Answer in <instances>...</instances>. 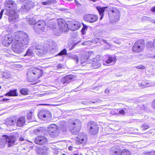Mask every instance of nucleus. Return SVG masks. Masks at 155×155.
Returning <instances> with one entry per match:
<instances>
[{
    "mask_svg": "<svg viewBox=\"0 0 155 155\" xmlns=\"http://www.w3.org/2000/svg\"><path fill=\"white\" fill-rule=\"evenodd\" d=\"M19 140H20V141H24V138L23 137H20L19 139Z\"/></svg>",
    "mask_w": 155,
    "mask_h": 155,
    "instance_id": "60",
    "label": "nucleus"
},
{
    "mask_svg": "<svg viewBox=\"0 0 155 155\" xmlns=\"http://www.w3.org/2000/svg\"><path fill=\"white\" fill-rule=\"evenodd\" d=\"M28 23L30 25H33L36 23V20L33 18H28L27 19Z\"/></svg>",
    "mask_w": 155,
    "mask_h": 155,
    "instance_id": "33",
    "label": "nucleus"
},
{
    "mask_svg": "<svg viewBox=\"0 0 155 155\" xmlns=\"http://www.w3.org/2000/svg\"><path fill=\"white\" fill-rule=\"evenodd\" d=\"M33 55V48L32 47H31L29 48L27 50L26 53L24 55V56H32Z\"/></svg>",
    "mask_w": 155,
    "mask_h": 155,
    "instance_id": "26",
    "label": "nucleus"
},
{
    "mask_svg": "<svg viewBox=\"0 0 155 155\" xmlns=\"http://www.w3.org/2000/svg\"><path fill=\"white\" fill-rule=\"evenodd\" d=\"M88 128L90 130V132L92 135H95L98 131V126L94 122H89L88 125Z\"/></svg>",
    "mask_w": 155,
    "mask_h": 155,
    "instance_id": "12",
    "label": "nucleus"
},
{
    "mask_svg": "<svg viewBox=\"0 0 155 155\" xmlns=\"http://www.w3.org/2000/svg\"><path fill=\"white\" fill-rule=\"evenodd\" d=\"M119 114H122V115H124L125 114V112L124 110H121L119 111Z\"/></svg>",
    "mask_w": 155,
    "mask_h": 155,
    "instance_id": "49",
    "label": "nucleus"
},
{
    "mask_svg": "<svg viewBox=\"0 0 155 155\" xmlns=\"http://www.w3.org/2000/svg\"><path fill=\"white\" fill-rule=\"evenodd\" d=\"M35 50H42L46 51V48L42 45L40 44L37 45L35 48Z\"/></svg>",
    "mask_w": 155,
    "mask_h": 155,
    "instance_id": "34",
    "label": "nucleus"
},
{
    "mask_svg": "<svg viewBox=\"0 0 155 155\" xmlns=\"http://www.w3.org/2000/svg\"><path fill=\"white\" fill-rule=\"evenodd\" d=\"M116 58L115 56L109 55L108 57V59L106 61V62L107 64H110L115 61Z\"/></svg>",
    "mask_w": 155,
    "mask_h": 155,
    "instance_id": "28",
    "label": "nucleus"
},
{
    "mask_svg": "<svg viewBox=\"0 0 155 155\" xmlns=\"http://www.w3.org/2000/svg\"><path fill=\"white\" fill-rule=\"evenodd\" d=\"M71 58L76 61V63H78V62L79 58L77 55H73L71 56Z\"/></svg>",
    "mask_w": 155,
    "mask_h": 155,
    "instance_id": "41",
    "label": "nucleus"
},
{
    "mask_svg": "<svg viewBox=\"0 0 155 155\" xmlns=\"http://www.w3.org/2000/svg\"><path fill=\"white\" fill-rule=\"evenodd\" d=\"M17 125L18 126L21 127L23 126L25 122V118L22 117L18 118L17 121Z\"/></svg>",
    "mask_w": 155,
    "mask_h": 155,
    "instance_id": "24",
    "label": "nucleus"
},
{
    "mask_svg": "<svg viewBox=\"0 0 155 155\" xmlns=\"http://www.w3.org/2000/svg\"><path fill=\"white\" fill-rule=\"evenodd\" d=\"M33 3L32 2L27 0L22 6L21 8V10L27 12L33 6Z\"/></svg>",
    "mask_w": 155,
    "mask_h": 155,
    "instance_id": "17",
    "label": "nucleus"
},
{
    "mask_svg": "<svg viewBox=\"0 0 155 155\" xmlns=\"http://www.w3.org/2000/svg\"><path fill=\"white\" fill-rule=\"evenodd\" d=\"M110 155H120V151L119 150H111L110 151Z\"/></svg>",
    "mask_w": 155,
    "mask_h": 155,
    "instance_id": "30",
    "label": "nucleus"
},
{
    "mask_svg": "<svg viewBox=\"0 0 155 155\" xmlns=\"http://www.w3.org/2000/svg\"><path fill=\"white\" fill-rule=\"evenodd\" d=\"M46 23L43 20H40L37 21L35 24L33 28L35 30L36 27L40 29L42 32H45L47 31V28L45 27Z\"/></svg>",
    "mask_w": 155,
    "mask_h": 155,
    "instance_id": "11",
    "label": "nucleus"
},
{
    "mask_svg": "<svg viewBox=\"0 0 155 155\" xmlns=\"http://www.w3.org/2000/svg\"><path fill=\"white\" fill-rule=\"evenodd\" d=\"M21 93L24 95H26L28 94V90L26 88H23L20 90Z\"/></svg>",
    "mask_w": 155,
    "mask_h": 155,
    "instance_id": "37",
    "label": "nucleus"
},
{
    "mask_svg": "<svg viewBox=\"0 0 155 155\" xmlns=\"http://www.w3.org/2000/svg\"><path fill=\"white\" fill-rule=\"evenodd\" d=\"M87 141L86 136L83 135L82 133L79 134L76 138V143L78 144L81 143L84 144L86 143Z\"/></svg>",
    "mask_w": 155,
    "mask_h": 155,
    "instance_id": "14",
    "label": "nucleus"
},
{
    "mask_svg": "<svg viewBox=\"0 0 155 155\" xmlns=\"http://www.w3.org/2000/svg\"><path fill=\"white\" fill-rule=\"evenodd\" d=\"M27 117L28 119H30L32 117V113L31 112H30L27 115Z\"/></svg>",
    "mask_w": 155,
    "mask_h": 155,
    "instance_id": "46",
    "label": "nucleus"
},
{
    "mask_svg": "<svg viewBox=\"0 0 155 155\" xmlns=\"http://www.w3.org/2000/svg\"><path fill=\"white\" fill-rule=\"evenodd\" d=\"M84 20L93 23L97 21L98 19L97 16L95 15L86 14L84 16Z\"/></svg>",
    "mask_w": 155,
    "mask_h": 155,
    "instance_id": "15",
    "label": "nucleus"
},
{
    "mask_svg": "<svg viewBox=\"0 0 155 155\" xmlns=\"http://www.w3.org/2000/svg\"><path fill=\"white\" fill-rule=\"evenodd\" d=\"M145 48L144 42L142 40H139L135 43L132 47V51L135 53H139Z\"/></svg>",
    "mask_w": 155,
    "mask_h": 155,
    "instance_id": "5",
    "label": "nucleus"
},
{
    "mask_svg": "<svg viewBox=\"0 0 155 155\" xmlns=\"http://www.w3.org/2000/svg\"><path fill=\"white\" fill-rule=\"evenodd\" d=\"M10 76V74L8 72H5L2 74V77L6 78H8Z\"/></svg>",
    "mask_w": 155,
    "mask_h": 155,
    "instance_id": "40",
    "label": "nucleus"
},
{
    "mask_svg": "<svg viewBox=\"0 0 155 155\" xmlns=\"http://www.w3.org/2000/svg\"><path fill=\"white\" fill-rule=\"evenodd\" d=\"M20 3H23L26 0H18Z\"/></svg>",
    "mask_w": 155,
    "mask_h": 155,
    "instance_id": "59",
    "label": "nucleus"
},
{
    "mask_svg": "<svg viewBox=\"0 0 155 155\" xmlns=\"http://www.w3.org/2000/svg\"><path fill=\"white\" fill-rule=\"evenodd\" d=\"M3 11L4 10L2 9L1 10L0 12V19H1L2 17Z\"/></svg>",
    "mask_w": 155,
    "mask_h": 155,
    "instance_id": "55",
    "label": "nucleus"
},
{
    "mask_svg": "<svg viewBox=\"0 0 155 155\" xmlns=\"http://www.w3.org/2000/svg\"><path fill=\"white\" fill-rule=\"evenodd\" d=\"M47 48L49 50V52L51 54L54 53L57 50V47L55 45V43L51 42L47 46Z\"/></svg>",
    "mask_w": 155,
    "mask_h": 155,
    "instance_id": "20",
    "label": "nucleus"
},
{
    "mask_svg": "<svg viewBox=\"0 0 155 155\" xmlns=\"http://www.w3.org/2000/svg\"><path fill=\"white\" fill-rule=\"evenodd\" d=\"M81 103L84 104H86V103L84 101H82Z\"/></svg>",
    "mask_w": 155,
    "mask_h": 155,
    "instance_id": "64",
    "label": "nucleus"
},
{
    "mask_svg": "<svg viewBox=\"0 0 155 155\" xmlns=\"http://www.w3.org/2000/svg\"><path fill=\"white\" fill-rule=\"evenodd\" d=\"M130 154L129 151L126 149L124 150L121 152H120V155H130Z\"/></svg>",
    "mask_w": 155,
    "mask_h": 155,
    "instance_id": "38",
    "label": "nucleus"
},
{
    "mask_svg": "<svg viewBox=\"0 0 155 155\" xmlns=\"http://www.w3.org/2000/svg\"><path fill=\"white\" fill-rule=\"evenodd\" d=\"M6 7L7 11H8V10L12 11V9L13 10H15V2L11 0H6L4 3Z\"/></svg>",
    "mask_w": 155,
    "mask_h": 155,
    "instance_id": "13",
    "label": "nucleus"
},
{
    "mask_svg": "<svg viewBox=\"0 0 155 155\" xmlns=\"http://www.w3.org/2000/svg\"><path fill=\"white\" fill-rule=\"evenodd\" d=\"M16 121V119L14 118H11L7 120L6 123L8 125H12L15 124Z\"/></svg>",
    "mask_w": 155,
    "mask_h": 155,
    "instance_id": "27",
    "label": "nucleus"
},
{
    "mask_svg": "<svg viewBox=\"0 0 155 155\" xmlns=\"http://www.w3.org/2000/svg\"><path fill=\"white\" fill-rule=\"evenodd\" d=\"M67 54V51L65 49H64L62 51H61L57 55H62L64 54Z\"/></svg>",
    "mask_w": 155,
    "mask_h": 155,
    "instance_id": "44",
    "label": "nucleus"
},
{
    "mask_svg": "<svg viewBox=\"0 0 155 155\" xmlns=\"http://www.w3.org/2000/svg\"><path fill=\"white\" fill-rule=\"evenodd\" d=\"M45 1L41 2L42 5H49L55 2V0H45Z\"/></svg>",
    "mask_w": 155,
    "mask_h": 155,
    "instance_id": "35",
    "label": "nucleus"
},
{
    "mask_svg": "<svg viewBox=\"0 0 155 155\" xmlns=\"http://www.w3.org/2000/svg\"><path fill=\"white\" fill-rule=\"evenodd\" d=\"M48 128L49 134L52 137H54L58 135V130L56 125L54 124H51L49 126Z\"/></svg>",
    "mask_w": 155,
    "mask_h": 155,
    "instance_id": "8",
    "label": "nucleus"
},
{
    "mask_svg": "<svg viewBox=\"0 0 155 155\" xmlns=\"http://www.w3.org/2000/svg\"><path fill=\"white\" fill-rule=\"evenodd\" d=\"M92 63L91 66L94 68H99L101 65L99 61H93Z\"/></svg>",
    "mask_w": 155,
    "mask_h": 155,
    "instance_id": "32",
    "label": "nucleus"
},
{
    "mask_svg": "<svg viewBox=\"0 0 155 155\" xmlns=\"http://www.w3.org/2000/svg\"><path fill=\"white\" fill-rule=\"evenodd\" d=\"M8 16V20L9 22L13 23L17 22L18 20V15L15 12L14 10L10 11L8 10L5 13Z\"/></svg>",
    "mask_w": 155,
    "mask_h": 155,
    "instance_id": "6",
    "label": "nucleus"
},
{
    "mask_svg": "<svg viewBox=\"0 0 155 155\" xmlns=\"http://www.w3.org/2000/svg\"><path fill=\"white\" fill-rule=\"evenodd\" d=\"M58 23L59 28L62 32L67 31L68 29V25L65 20L61 18L58 19Z\"/></svg>",
    "mask_w": 155,
    "mask_h": 155,
    "instance_id": "10",
    "label": "nucleus"
},
{
    "mask_svg": "<svg viewBox=\"0 0 155 155\" xmlns=\"http://www.w3.org/2000/svg\"><path fill=\"white\" fill-rule=\"evenodd\" d=\"M13 35L12 36L9 34L6 35L3 38L2 43L4 45L8 46L12 43V41H13Z\"/></svg>",
    "mask_w": 155,
    "mask_h": 155,
    "instance_id": "9",
    "label": "nucleus"
},
{
    "mask_svg": "<svg viewBox=\"0 0 155 155\" xmlns=\"http://www.w3.org/2000/svg\"><path fill=\"white\" fill-rule=\"evenodd\" d=\"M147 46L148 48H152L153 46V42L152 43L151 41H148L147 43Z\"/></svg>",
    "mask_w": 155,
    "mask_h": 155,
    "instance_id": "43",
    "label": "nucleus"
},
{
    "mask_svg": "<svg viewBox=\"0 0 155 155\" xmlns=\"http://www.w3.org/2000/svg\"><path fill=\"white\" fill-rule=\"evenodd\" d=\"M113 13L115 21H117L119 20L120 17V11L117 9L114 8L111 11Z\"/></svg>",
    "mask_w": 155,
    "mask_h": 155,
    "instance_id": "21",
    "label": "nucleus"
},
{
    "mask_svg": "<svg viewBox=\"0 0 155 155\" xmlns=\"http://www.w3.org/2000/svg\"><path fill=\"white\" fill-rule=\"evenodd\" d=\"M69 125L71 133L75 135L79 132L81 129V122L79 119H72L69 120Z\"/></svg>",
    "mask_w": 155,
    "mask_h": 155,
    "instance_id": "2",
    "label": "nucleus"
},
{
    "mask_svg": "<svg viewBox=\"0 0 155 155\" xmlns=\"http://www.w3.org/2000/svg\"><path fill=\"white\" fill-rule=\"evenodd\" d=\"M150 155H155V150L149 151Z\"/></svg>",
    "mask_w": 155,
    "mask_h": 155,
    "instance_id": "51",
    "label": "nucleus"
},
{
    "mask_svg": "<svg viewBox=\"0 0 155 155\" xmlns=\"http://www.w3.org/2000/svg\"><path fill=\"white\" fill-rule=\"evenodd\" d=\"M71 25V30L74 31L79 29L81 26V24L80 22L76 21L72 23Z\"/></svg>",
    "mask_w": 155,
    "mask_h": 155,
    "instance_id": "22",
    "label": "nucleus"
},
{
    "mask_svg": "<svg viewBox=\"0 0 155 155\" xmlns=\"http://www.w3.org/2000/svg\"><path fill=\"white\" fill-rule=\"evenodd\" d=\"M135 68L137 69H139L140 70H143L145 68V67L142 65L136 66Z\"/></svg>",
    "mask_w": 155,
    "mask_h": 155,
    "instance_id": "45",
    "label": "nucleus"
},
{
    "mask_svg": "<svg viewBox=\"0 0 155 155\" xmlns=\"http://www.w3.org/2000/svg\"><path fill=\"white\" fill-rule=\"evenodd\" d=\"M9 100V99H7V98H4L3 99V101H5L6 100Z\"/></svg>",
    "mask_w": 155,
    "mask_h": 155,
    "instance_id": "63",
    "label": "nucleus"
},
{
    "mask_svg": "<svg viewBox=\"0 0 155 155\" xmlns=\"http://www.w3.org/2000/svg\"><path fill=\"white\" fill-rule=\"evenodd\" d=\"M5 96H9V92H8L7 93H6V94H5Z\"/></svg>",
    "mask_w": 155,
    "mask_h": 155,
    "instance_id": "62",
    "label": "nucleus"
},
{
    "mask_svg": "<svg viewBox=\"0 0 155 155\" xmlns=\"http://www.w3.org/2000/svg\"><path fill=\"white\" fill-rule=\"evenodd\" d=\"M38 117L40 119H43L46 118L44 120H50L52 118V115L51 113L49 111L42 110H41L38 113Z\"/></svg>",
    "mask_w": 155,
    "mask_h": 155,
    "instance_id": "7",
    "label": "nucleus"
},
{
    "mask_svg": "<svg viewBox=\"0 0 155 155\" xmlns=\"http://www.w3.org/2000/svg\"><path fill=\"white\" fill-rule=\"evenodd\" d=\"M53 153L55 154H58L59 153V152L58 150V149L55 148H54L53 149Z\"/></svg>",
    "mask_w": 155,
    "mask_h": 155,
    "instance_id": "47",
    "label": "nucleus"
},
{
    "mask_svg": "<svg viewBox=\"0 0 155 155\" xmlns=\"http://www.w3.org/2000/svg\"><path fill=\"white\" fill-rule=\"evenodd\" d=\"M47 141V139L46 138L43 136L36 137L35 140V143L39 145L44 144H45Z\"/></svg>",
    "mask_w": 155,
    "mask_h": 155,
    "instance_id": "18",
    "label": "nucleus"
},
{
    "mask_svg": "<svg viewBox=\"0 0 155 155\" xmlns=\"http://www.w3.org/2000/svg\"><path fill=\"white\" fill-rule=\"evenodd\" d=\"M45 50H35V53L36 54L39 56H43L45 54Z\"/></svg>",
    "mask_w": 155,
    "mask_h": 155,
    "instance_id": "31",
    "label": "nucleus"
},
{
    "mask_svg": "<svg viewBox=\"0 0 155 155\" xmlns=\"http://www.w3.org/2000/svg\"><path fill=\"white\" fill-rule=\"evenodd\" d=\"M17 90L15 89L10 90L9 92V96H17L18 94L16 92Z\"/></svg>",
    "mask_w": 155,
    "mask_h": 155,
    "instance_id": "36",
    "label": "nucleus"
},
{
    "mask_svg": "<svg viewBox=\"0 0 155 155\" xmlns=\"http://www.w3.org/2000/svg\"><path fill=\"white\" fill-rule=\"evenodd\" d=\"M48 148L45 147H38L36 149L37 153L40 155H47Z\"/></svg>",
    "mask_w": 155,
    "mask_h": 155,
    "instance_id": "16",
    "label": "nucleus"
},
{
    "mask_svg": "<svg viewBox=\"0 0 155 155\" xmlns=\"http://www.w3.org/2000/svg\"><path fill=\"white\" fill-rule=\"evenodd\" d=\"M141 155H150L149 151L145 152L142 153Z\"/></svg>",
    "mask_w": 155,
    "mask_h": 155,
    "instance_id": "52",
    "label": "nucleus"
},
{
    "mask_svg": "<svg viewBox=\"0 0 155 155\" xmlns=\"http://www.w3.org/2000/svg\"><path fill=\"white\" fill-rule=\"evenodd\" d=\"M13 37L14 39L12 50L15 53H21L23 51L24 47L29 43L28 35L24 32L19 31L14 34Z\"/></svg>",
    "mask_w": 155,
    "mask_h": 155,
    "instance_id": "1",
    "label": "nucleus"
},
{
    "mask_svg": "<svg viewBox=\"0 0 155 155\" xmlns=\"http://www.w3.org/2000/svg\"><path fill=\"white\" fill-rule=\"evenodd\" d=\"M59 9L60 10L63 11H66L67 10V8H60Z\"/></svg>",
    "mask_w": 155,
    "mask_h": 155,
    "instance_id": "58",
    "label": "nucleus"
},
{
    "mask_svg": "<svg viewBox=\"0 0 155 155\" xmlns=\"http://www.w3.org/2000/svg\"><path fill=\"white\" fill-rule=\"evenodd\" d=\"M73 77L71 75H68L62 78L61 82L63 84H67L71 81Z\"/></svg>",
    "mask_w": 155,
    "mask_h": 155,
    "instance_id": "19",
    "label": "nucleus"
},
{
    "mask_svg": "<svg viewBox=\"0 0 155 155\" xmlns=\"http://www.w3.org/2000/svg\"><path fill=\"white\" fill-rule=\"evenodd\" d=\"M63 66L61 64H59L57 65V68H61Z\"/></svg>",
    "mask_w": 155,
    "mask_h": 155,
    "instance_id": "53",
    "label": "nucleus"
},
{
    "mask_svg": "<svg viewBox=\"0 0 155 155\" xmlns=\"http://www.w3.org/2000/svg\"><path fill=\"white\" fill-rule=\"evenodd\" d=\"M140 86L142 88L152 86L154 85L153 83L147 81H142L140 84H139Z\"/></svg>",
    "mask_w": 155,
    "mask_h": 155,
    "instance_id": "23",
    "label": "nucleus"
},
{
    "mask_svg": "<svg viewBox=\"0 0 155 155\" xmlns=\"http://www.w3.org/2000/svg\"><path fill=\"white\" fill-rule=\"evenodd\" d=\"M87 27L86 25L83 24V27L81 30V32L82 35H84L85 34V31L87 30Z\"/></svg>",
    "mask_w": 155,
    "mask_h": 155,
    "instance_id": "39",
    "label": "nucleus"
},
{
    "mask_svg": "<svg viewBox=\"0 0 155 155\" xmlns=\"http://www.w3.org/2000/svg\"><path fill=\"white\" fill-rule=\"evenodd\" d=\"M16 138L13 136L4 135L0 139V147H3L7 143L8 147H10L15 144Z\"/></svg>",
    "mask_w": 155,
    "mask_h": 155,
    "instance_id": "4",
    "label": "nucleus"
},
{
    "mask_svg": "<svg viewBox=\"0 0 155 155\" xmlns=\"http://www.w3.org/2000/svg\"><path fill=\"white\" fill-rule=\"evenodd\" d=\"M42 73V71L41 69L36 67H32L28 69L27 76L28 78H30L33 81H35L39 78Z\"/></svg>",
    "mask_w": 155,
    "mask_h": 155,
    "instance_id": "3",
    "label": "nucleus"
},
{
    "mask_svg": "<svg viewBox=\"0 0 155 155\" xmlns=\"http://www.w3.org/2000/svg\"><path fill=\"white\" fill-rule=\"evenodd\" d=\"M106 8V7L101 8L99 7H97V9L100 15L101 16V17L100 18V20H101L103 18L104 12L105 8Z\"/></svg>",
    "mask_w": 155,
    "mask_h": 155,
    "instance_id": "25",
    "label": "nucleus"
},
{
    "mask_svg": "<svg viewBox=\"0 0 155 155\" xmlns=\"http://www.w3.org/2000/svg\"><path fill=\"white\" fill-rule=\"evenodd\" d=\"M82 57L83 58H84V59L85 60H86L87 59H88V54L86 53V54L85 55H82Z\"/></svg>",
    "mask_w": 155,
    "mask_h": 155,
    "instance_id": "48",
    "label": "nucleus"
},
{
    "mask_svg": "<svg viewBox=\"0 0 155 155\" xmlns=\"http://www.w3.org/2000/svg\"><path fill=\"white\" fill-rule=\"evenodd\" d=\"M153 46L155 48V38L153 40Z\"/></svg>",
    "mask_w": 155,
    "mask_h": 155,
    "instance_id": "61",
    "label": "nucleus"
},
{
    "mask_svg": "<svg viewBox=\"0 0 155 155\" xmlns=\"http://www.w3.org/2000/svg\"><path fill=\"white\" fill-rule=\"evenodd\" d=\"M86 103V104L88 103H94L95 102H91V101H84Z\"/></svg>",
    "mask_w": 155,
    "mask_h": 155,
    "instance_id": "56",
    "label": "nucleus"
},
{
    "mask_svg": "<svg viewBox=\"0 0 155 155\" xmlns=\"http://www.w3.org/2000/svg\"><path fill=\"white\" fill-rule=\"evenodd\" d=\"M141 20L142 21L144 22L146 21H150L153 23H155L154 20H152V18L146 16H144L142 17Z\"/></svg>",
    "mask_w": 155,
    "mask_h": 155,
    "instance_id": "29",
    "label": "nucleus"
},
{
    "mask_svg": "<svg viewBox=\"0 0 155 155\" xmlns=\"http://www.w3.org/2000/svg\"><path fill=\"white\" fill-rule=\"evenodd\" d=\"M141 127L143 130H145L148 129L149 127L147 124H144L141 126Z\"/></svg>",
    "mask_w": 155,
    "mask_h": 155,
    "instance_id": "42",
    "label": "nucleus"
},
{
    "mask_svg": "<svg viewBox=\"0 0 155 155\" xmlns=\"http://www.w3.org/2000/svg\"><path fill=\"white\" fill-rule=\"evenodd\" d=\"M109 91L110 90L108 88H107L105 90V92L106 94H108L109 93Z\"/></svg>",
    "mask_w": 155,
    "mask_h": 155,
    "instance_id": "57",
    "label": "nucleus"
},
{
    "mask_svg": "<svg viewBox=\"0 0 155 155\" xmlns=\"http://www.w3.org/2000/svg\"><path fill=\"white\" fill-rule=\"evenodd\" d=\"M150 10L152 12H155V6L151 8Z\"/></svg>",
    "mask_w": 155,
    "mask_h": 155,
    "instance_id": "50",
    "label": "nucleus"
},
{
    "mask_svg": "<svg viewBox=\"0 0 155 155\" xmlns=\"http://www.w3.org/2000/svg\"><path fill=\"white\" fill-rule=\"evenodd\" d=\"M152 106L153 108L155 109V99L152 103Z\"/></svg>",
    "mask_w": 155,
    "mask_h": 155,
    "instance_id": "54",
    "label": "nucleus"
}]
</instances>
